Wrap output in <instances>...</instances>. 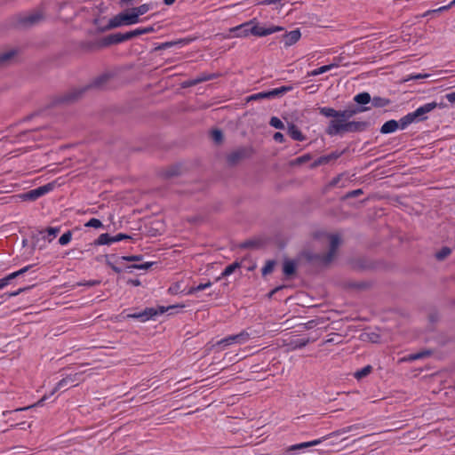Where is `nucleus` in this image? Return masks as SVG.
I'll return each mask as SVG.
<instances>
[{"mask_svg": "<svg viewBox=\"0 0 455 455\" xmlns=\"http://www.w3.org/2000/svg\"><path fill=\"white\" fill-rule=\"evenodd\" d=\"M107 264L108 266H109L113 271H115L116 273H120L122 270L121 268L117 267L116 265H114L112 262H110L109 260H107Z\"/></svg>", "mask_w": 455, "mask_h": 455, "instance_id": "680f3d73", "label": "nucleus"}, {"mask_svg": "<svg viewBox=\"0 0 455 455\" xmlns=\"http://www.w3.org/2000/svg\"><path fill=\"white\" fill-rule=\"evenodd\" d=\"M52 188V186L51 184H47L42 187H39L37 188L32 189L27 193H25L22 197L25 200H30L34 201L37 198L41 197L42 196L45 195L49 191H51Z\"/></svg>", "mask_w": 455, "mask_h": 455, "instance_id": "1a4fd4ad", "label": "nucleus"}, {"mask_svg": "<svg viewBox=\"0 0 455 455\" xmlns=\"http://www.w3.org/2000/svg\"><path fill=\"white\" fill-rule=\"evenodd\" d=\"M249 156V149L247 148H239L234 152H232L228 156V161L232 164L238 162L239 160L245 158Z\"/></svg>", "mask_w": 455, "mask_h": 455, "instance_id": "dca6fc26", "label": "nucleus"}, {"mask_svg": "<svg viewBox=\"0 0 455 455\" xmlns=\"http://www.w3.org/2000/svg\"><path fill=\"white\" fill-rule=\"evenodd\" d=\"M371 101L372 105L376 108L387 107L390 103V100L388 99L381 97H374Z\"/></svg>", "mask_w": 455, "mask_h": 455, "instance_id": "72a5a7b5", "label": "nucleus"}, {"mask_svg": "<svg viewBox=\"0 0 455 455\" xmlns=\"http://www.w3.org/2000/svg\"><path fill=\"white\" fill-rule=\"evenodd\" d=\"M354 428H356V426H349L347 427H345V428H342L337 432H334L331 434V435H341V434H345V433H347L349 431H351L352 429Z\"/></svg>", "mask_w": 455, "mask_h": 455, "instance_id": "5fc2aeb1", "label": "nucleus"}, {"mask_svg": "<svg viewBox=\"0 0 455 455\" xmlns=\"http://www.w3.org/2000/svg\"><path fill=\"white\" fill-rule=\"evenodd\" d=\"M119 259L122 260H124V261H140L142 259V256L141 255L123 256Z\"/></svg>", "mask_w": 455, "mask_h": 455, "instance_id": "8fccbe9b", "label": "nucleus"}, {"mask_svg": "<svg viewBox=\"0 0 455 455\" xmlns=\"http://www.w3.org/2000/svg\"><path fill=\"white\" fill-rule=\"evenodd\" d=\"M155 31L154 27L149 26L146 28H139L134 30H132L130 32L124 33V34H115L108 37V43L109 44H118L122 43L124 41L130 40L135 36H139L144 34L152 33Z\"/></svg>", "mask_w": 455, "mask_h": 455, "instance_id": "f03ea898", "label": "nucleus"}, {"mask_svg": "<svg viewBox=\"0 0 455 455\" xmlns=\"http://www.w3.org/2000/svg\"><path fill=\"white\" fill-rule=\"evenodd\" d=\"M110 78V75L108 74H104L99 77H97L94 82H93V85L95 87H102L104 85L105 83H107L108 81V79Z\"/></svg>", "mask_w": 455, "mask_h": 455, "instance_id": "58836bf2", "label": "nucleus"}, {"mask_svg": "<svg viewBox=\"0 0 455 455\" xmlns=\"http://www.w3.org/2000/svg\"><path fill=\"white\" fill-rule=\"evenodd\" d=\"M292 90L291 86H281L267 92V99L278 98Z\"/></svg>", "mask_w": 455, "mask_h": 455, "instance_id": "aec40b11", "label": "nucleus"}, {"mask_svg": "<svg viewBox=\"0 0 455 455\" xmlns=\"http://www.w3.org/2000/svg\"><path fill=\"white\" fill-rule=\"evenodd\" d=\"M157 314H158V312L156 310H155L154 308H148V309L144 310L143 312H140L139 314H131L128 316L132 317V318L140 319L141 321L145 322V321L152 318L153 316H155Z\"/></svg>", "mask_w": 455, "mask_h": 455, "instance_id": "2eb2a0df", "label": "nucleus"}, {"mask_svg": "<svg viewBox=\"0 0 455 455\" xmlns=\"http://www.w3.org/2000/svg\"><path fill=\"white\" fill-rule=\"evenodd\" d=\"M140 20L135 14L132 9L120 12L119 14L113 17L108 23L110 28H119L121 26H129L140 22Z\"/></svg>", "mask_w": 455, "mask_h": 455, "instance_id": "f257e3e1", "label": "nucleus"}, {"mask_svg": "<svg viewBox=\"0 0 455 455\" xmlns=\"http://www.w3.org/2000/svg\"><path fill=\"white\" fill-rule=\"evenodd\" d=\"M372 371V367L371 365H366L361 370L355 372L354 376L357 379H361L366 376H368Z\"/></svg>", "mask_w": 455, "mask_h": 455, "instance_id": "473e14b6", "label": "nucleus"}, {"mask_svg": "<svg viewBox=\"0 0 455 455\" xmlns=\"http://www.w3.org/2000/svg\"><path fill=\"white\" fill-rule=\"evenodd\" d=\"M288 133L294 140L303 141L305 140V136L294 124L289 125Z\"/></svg>", "mask_w": 455, "mask_h": 455, "instance_id": "5701e85b", "label": "nucleus"}, {"mask_svg": "<svg viewBox=\"0 0 455 455\" xmlns=\"http://www.w3.org/2000/svg\"><path fill=\"white\" fill-rule=\"evenodd\" d=\"M240 267L239 263L235 262L233 264L228 265L221 273V276L217 278V281L220 280L221 277H225L230 275L234 271Z\"/></svg>", "mask_w": 455, "mask_h": 455, "instance_id": "f704fd0d", "label": "nucleus"}, {"mask_svg": "<svg viewBox=\"0 0 455 455\" xmlns=\"http://www.w3.org/2000/svg\"><path fill=\"white\" fill-rule=\"evenodd\" d=\"M29 268H30V266L24 267L23 268H21V269H20V270H18L16 272H13V273L8 275L7 276L0 279V290H2L6 285H8L10 281H12V279H14V278L23 275L24 273H26Z\"/></svg>", "mask_w": 455, "mask_h": 455, "instance_id": "ddd939ff", "label": "nucleus"}, {"mask_svg": "<svg viewBox=\"0 0 455 455\" xmlns=\"http://www.w3.org/2000/svg\"><path fill=\"white\" fill-rule=\"evenodd\" d=\"M328 240L330 243L329 251L326 254L317 256L319 260L324 265H327L332 261L336 255L337 249L340 244V238L337 235H329Z\"/></svg>", "mask_w": 455, "mask_h": 455, "instance_id": "7ed1b4c3", "label": "nucleus"}, {"mask_svg": "<svg viewBox=\"0 0 455 455\" xmlns=\"http://www.w3.org/2000/svg\"><path fill=\"white\" fill-rule=\"evenodd\" d=\"M251 20L244 22L241 25H238L236 27H234L230 28L231 33H235V36L237 37H247L248 36L251 35L250 28L251 27Z\"/></svg>", "mask_w": 455, "mask_h": 455, "instance_id": "f8f14e48", "label": "nucleus"}, {"mask_svg": "<svg viewBox=\"0 0 455 455\" xmlns=\"http://www.w3.org/2000/svg\"><path fill=\"white\" fill-rule=\"evenodd\" d=\"M249 339H250V334L247 331H243L238 334L230 335V336H228V337L219 340L217 342V345L220 346L222 348H225L233 344H239V345L244 344Z\"/></svg>", "mask_w": 455, "mask_h": 455, "instance_id": "20e7f679", "label": "nucleus"}, {"mask_svg": "<svg viewBox=\"0 0 455 455\" xmlns=\"http://www.w3.org/2000/svg\"><path fill=\"white\" fill-rule=\"evenodd\" d=\"M275 262L274 260H268L266 262L265 266L262 267V275H267L273 272Z\"/></svg>", "mask_w": 455, "mask_h": 455, "instance_id": "ea45409f", "label": "nucleus"}, {"mask_svg": "<svg viewBox=\"0 0 455 455\" xmlns=\"http://www.w3.org/2000/svg\"><path fill=\"white\" fill-rule=\"evenodd\" d=\"M100 281L98 280H91V281H88L86 283H78L77 284L78 285H86V286H89V287H92V286H95V285H98L100 284Z\"/></svg>", "mask_w": 455, "mask_h": 455, "instance_id": "4d7b16f0", "label": "nucleus"}, {"mask_svg": "<svg viewBox=\"0 0 455 455\" xmlns=\"http://www.w3.org/2000/svg\"><path fill=\"white\" fill-rule=\"evenodd\" d=\"M324 439H326V437H323V439H315V440H313L310 442H305V443L294 444V445L290 446L288 450L295 451H299V450H302L305 448L315 446V445L320 444L322 443V441Z\"/></svg>", "mask_w": 455, "mask_h": 455, "instance_id": "6ab92c4d", "label": "nucleus"}, {"mask_svg": "<svg viewBox=\"0 0 455 455\" xmlns=\"http://www.w3.org/2000/svg\"><path fill=\"white\" fill-rule=\"evenodd\" d=\"M212 286V283L210 281H208L207 283H200L198 284L197 286H193V287H190L188 291H187V294L188 295H193L195 294L196 292L197 291H204L207 288H210Z\"/></svg>", "mask_w": 455, "mask_h": 455, "instance_id": "c756f323", "label": "nucleus"}, {"mask_svg": "<svg viewBox=\"0 0 455 455\" xmlns=\"http://www.w3.org/2000/svg\"><path fill=\"white\" fill-rule=\"evenodd\" d=\"M112 243V236L109 235L108 233L101 234L95 241V244L98 245L110 244Z\"/></svg>", "mask_w": 455, "mask_h": 455, "instance_id": "c9c22d12", "label": "nucleus"}, {"mask_svg": "<svg viewBox=\"0 0 455 455\" xmlns=\"http://www.w3.org/2000/svg\"><path fill=\"white\" fill-rule=\"evenodd\" d=\"M339 67V63H331L329 65H324L320 67L319 68L314 69L311 72L308 73V76H315L321 74H323L327 71H330L331 69Z\"/></svg>", "mask_w": 455, "mask_h": 455, "instance_id": "393cba45", "label": "nucleus"}, {"mask_svg": "<svg viewBox=\"0 0 455 455\" xmlns=\"http://www.w3.org/2000/svg\"><path fill=\"white\" fill-rule=\"evenodd\" d=\"M128 283H131L133 286H140V281L139 279L129 280Z\"/></svg>", "mask_w": 455, "mask_h": 455, "instance_id": "774afa93", "label": "nucleus"}, {"mask_svg": "<svg viewBox=\"0 0 455 455\" xmlns=\"http://www.w3.org/2000/svg\"><path fill=\"white\" fill-rule=\"evenodd\" d=\"M84 226L88 228H99L102 227V223L100 220L92 218L88 222H86Z\"/></svg>", "mask_w": 455, "mask_h": 455, "instance_id": "c03bdc74", "label": "nucleus"}, {"mask_svg": "<svg viewBox=\"0 0 455 455\" xmlns=\"http://www.w3.org/2000/svg\"><path fill=\"white\" fill-rule=\"evenodd\" d=\"M451 252V250L449 247H443L438 252H436L435 257L439 260L444 259L448 257Z\"/></svg>", "mask_w": 455, "mask_h": 455, "instance_id": "a19ab883", "label": "nucleus"}, {"mask_svg": "<svg viewBox=\"0 0 455 455\" xmlns=\"http://www.w3.org/2000/svg\"><path fill=\"white\" fill-rule=\"evenodd\" d=\"M174 44H175V43H173V42H167V43L162 44L158 47V49H166V48H169V47H171V46H172Z\"/></svg>", "mask_w": 455, "mask_h": 455, "instance_id": "69168bd1", "label": "nucleus"}, {"mask_svg": "<svg viewBox=\"0 0 455 455\" xmlns=\"http://www.w3.org/2000/svg\"><path fill=\"white\" fill-rule=\"evenodd\" d=\"M445 97L450 102H455V92L446 94Z\"/></svg>", "mask_w": 455, "mask_h": 455, "instance_id": "0e129e2a", "label": "nucleus"}, {"mask_svg": "<svg viewBox=\"0 0 455 455\" xmlns=\"http://www.w3.org/2000/svg\"><path fill=\"white\" fill-rule=\"evenodd\" d=\"M362 193H363V191L361 189H356V190H353V191L349 192L347 194V196L355 197V196H358L359 195H361Z\"/></svg>", "mask_w": 455, "mask_h": 455, "instance_id": "bf43d9fd", "label": "nucleus"}, {"mask_svg": "<svg viewBox=\"0 0 455 455\" xmlns=\"http://www.w3.org/2000/svg\"><path fill=\"white\" fill-rule=\"evenodd\" d=\"M354 100L358 104H367L371 100V95L368 92H361L355 96Z\"/></svg>", "mask_w": 455, "mask_h": 455, "instance_id": "2f4dec72", "label": "nucleus"}, {"mask_svg": "<svg viewBox=\"0 0 455 455\" xmlns=\"http://www.w3.org/2000/svg\"><path fill=\"white\" fill-rule=\"evenodd\" d=\"M341 156L339 152H333L330 155L321 156L315 163V165L324 164L329 163L330 161L336 160Z\"/></svg>", "mask_w": 455, "mask_h": 455, "instance_id": "cd10ccee", "label": "nucleus"}, {"mask_svg": "<svg viewBox=\"0 0 455 455\" xmlns=\"http://www.w3.org/2000/svg\"><path fill=\"white\" fill-rule=\"evenodd\" d=\"M179 306H171V307H159V313L160 314H164L167 311H169L170 309H172V308H175V307H178Z\"/></svg>", "mask_w": 455, "mask_h": 455, "instance_id": "e2e57ef3", "label": "nucleus"}, {"mask_svg": "<svg viewBox=\"0 0 455 455\" xmlns=\"http://www.w3.org/2000/svg\"><path fill=\"white\" fill-rule=\"evenodd\" d=\"M367 110V108H347L343 111H339V117H343L347 121H348L349 118L354 116L355 115L363 112Z\"/></svg>", "mask_w": 455, "mask_h": 455, "instance_id": "4be33fe9", "label": "nucleus"}, {"mask_svg": "<svg viewBox=\"0 0 455 455\" xmlns=\"http://www.w3.org/2000/svg\"><path fill=\"white\" fill-rule=\"evenodd\" d=\"M368 124L366 122L347 121L345 132H356L364 131Z\"/></svg>", "mask_w": 455, "mask_h": 455, "instance_id": "4468645a", "label": "nucleus"}, {"mask_svg": "<svg viewBox=\"0 0 455 455\" xmlns=\"http://www.w3.org/2000/svg\"><path fill=\"white\" fill-rule=\"evenodd\" d=\"M452 6L453 5L451 4V2L448 5H443V6L439 7L438 9L428 11L427 13L439 12L447 11L450 8H451Z\"/></svg>", "mask_w": 455, "mask_h": 455, "instance_id": "6e6d98bb", "label": "nucleus"}, {"mask_svg": "<svg viewBox=\"0 0 455 455\" xmlns=\"http://www.w3.org/2000/svg\"><path fill=\"white\" fill-rule=\"evenodd\" d=\"M25 290H26L25 288L24 289H19L16 291L10 292V293H5L4 295L7 296L8 298L14 297V296L19 295L20 292H22Z\"/></svg>", "mask_w": 455, "mask_h": 455, "instance_id": "052dcab7", "label": "nucleus"}, {"mask_svg": "<svg viewBox=\"0 0 455 455\" xmlns=\"http://www.w3.org/2000/svg\"><path fill=\"white\" fill-rule=\"evenodd\" d=\"M269 124L271 126L275 127V129H283V127H284L283 122L278 117H275V116H273L270 119Z\"/></svg>", "mask_w": 455, "mask_h": 455, "instance_id": "a18cd8bd", "label": "nucleus"}, {"mask_svg": "<svg viewBox=\"0 0 455 455\" xmlns=\"http://www.w3.org/2000/svg\"><path fill=\"white\" fill-rule=\"evenodd\" d=\"M429 355H430L429 351H422V352L411 354L405 357H403L400 361L401 362H412V361H416V360L424 358L426 356H428Z\"/></svg>", "mask_w": 455, "mask_h": 455, "instance_id": "a878e982", "label": "nucleus"}, {"mask_svg": "<svg viewBox=\"0 0 455 455\" xmlns=\"http://www.w3.org/2000/svg\"><path fill=\"white\" fill-rule=\"evenodd\" d=\"M399 129L404 130L408 125L416 122L412 113H408L406 116H403L399 121Z\"/></svg>", "mask_w": 455, "mask_h": 455, "instance_id": "bb28decb", "label": "nucleus"}, {"mask_svg": "<svg viewBox=\"0 0 455 455\" xmlns=\"http://www.w3.org/2000/svg\"><path fill=\"white\" fill-rule=\"evenodd\" d=\"M319 112L321 115H323L326 117H333V118L339 117V111H337L332 108H327V107L320 108Z\"/></svg>", "mask_w": 455, "mask_h": 455, "instance_id": "c85d7f7f", "label": "nucleus"}, {"mask_svg": "<svg viewBox=\"0 0 455 455\" xmlns=\"http://www.w3.org/2000/svg\"><path fill=\"white\" fill-rule=\"evenodd\" d=\"M133 10V12H135V14L138 16V18L140 19V16L147 13L148 11H150L152 9V4H143L138 7H134V8H132Z\"/></svg>", "mask_w": 455, "mask_h": 455, "instance_id": "7c9ffc66", "label": "nucleus"}, {"mask_svg": "<svg viewBox=\"0 0 455 455\" xmlns=\"http://www.w3.org/2000/svg\"><path fill=\"white\" fill-rule=\"evenodd\" d=\"M437 107L443 108L444 104L443 102L437 103L435 101L426 103L420 107H419L415 111L411 112L415 121H423L427 119V114L435 109Z\"/></svg>", "mask_w": 455, "mask_h": 455, "instance_id": "423d86ee", "label": "nucleus"}, {"mask_svg": "<svg viewBox=\"0 0 455 455\" xmlns=\"http://www.w3.org/2000/svg\"><path fill=\"white\" fill-rule=\"evenodd\" d=\"M251 27L250 28V31L251 35L255 36H266L271 34H274L275 32L282 31L283 28L279 26H270L268 28L261 27L259 25V23L255 20H251Z\"/></svg>", "mask_w": 455, "mask_h": 455, "instance_id": "39448f33", "label": "nucleus"}, {"mask_svg": "<svg viewBox=\"0 0 455 455\" xmlns=\"http://www.w3.org/2000/svg\"><path fill=\"white\" fill-rule=\"evenodd\" d=\"M43 20L41 12L36 11L29 14H26L20 18V22L25 26H33L37 24Z\"/></svg>", "mask_w": 455, "mask_h": 455, "instance_id": "9b49d317", "label": "nucleus"}, {"mask_svg": "<svg viewBox=\"0 0 455 455\" xmlns=\"http://www.w3.org/2000/svg\"><path fill=\"white\" fill-rule=\"evenodd\" d=\"M309 158H310V156L308 155H306V156L299 157L297 159V161H298V163H304V162L307 161Z\"/></svg>", "mask_w": 455, "mask_h": 455, "instance_id": "338daca9", "label": "nucleus"}, {"mask_svg": "<svg viewBox=\"0 0 455 455\" xmlns=\"http://www.w3.org/2000/svg\"><path fill=\"white\" fill-rule=\"evenodd\" d=\"M46 399H47V395H44L36 404L31 405V406H27V407H24V408L16 409L14 411V412H17V411H20L28 410L29 408L36 406V405H42L44 401L46 400Z\"/></svg>", "mask_w": 455, "mask_h": 455, "instance_id": "603ef678", "label": "nucleus"}, {"mask_svg": "<svg viewBox=\"0 0 455 455\" xmlns=\"http://www.w3.org/2000/svg\"><path fill=\"white\" fill-rule=\"evenodd\" d=\"M60 228L58 227L48 228L45 230H40L39 235L42 236V238L47 239L48 242H52L60 233Z\"/></svg>", "mask_w": 455, "mask_h": 455, "instance_id": "f3484780", "label": "nucleus"}, {"mask_svg": "<svg viewBox=\"0 0 455 455\" xmlns=\"http://www.w3.org/2000/svg\"><path fill=\"white\" fill-rule=\"evenodd\" d=\"M308 343H309V339H305L294 340V341L291 342L290 346H291V349L294 350V349H298V348H302V347H306Z\"/></svg>", "mask_w": 455, "mask_h": 455, "instance_id": "4c0bfd02", "label": "nucleus"}, {"mask_svg": "<svg viewBox=\"0 0 455 455\" xmlns=\"http://www.w3.org/2000/svg\"><path fill=\"white\" fill-rule=\"evenodd\" d=\"M430 75L429 74H427V73H424V74H415V75H411L407 79L406 81H409V80H418V79H423V78H427V77H429Z\"/></svg>", "mask_w": 455, "mask_h": 455, "instance_id": "3c124183", "label": "nucleus"}, {"mask_svg": "<svg viewBox=\"0 0 455 455\" xmlns=\"http://www.w3.org/2000/svg\"><path fill=\"white\" fill-rule=\"evenodd\" d=\"M15 55L16 51L13 49L0 52V66H4L9 63Z\"/></svg>", "mask_w": 455, "mask_h": 455, "instance_id": "b1692460", "label": "nucleus"}, {"mask_svg": "<svg viewBox=\"0 0 455 455\" xmlns=\"http://www.w3.org/2000/svg\"><path fill=\"white\" fill-rule=\"evenodd\" d=\"M153 265V262H146L143 264H133L129 268H135V269H141V270H147Z\"/></svg>", "mask_w": 455, "mask_h": 455, "instance_id": "49530a36", "label": "nucleus"}, {"mask_svg": "<svg viewBox=\"0 0 455 455\" xmlns=\"http://www.w3.org/2000/svg\"><path fill=\"white\" fill-rule=\"evenodd\" d=\"M301 36L300 31L299 29H295L292 31H290L289 33L285 34L284 36V44L286 46H291L296 42L299 40Z\"/></svg>", "mask_w": 455, "mask_h": 455, "instance_id": "a211bd4d", "label": "nucleus"}, {"mask_svg": "<svg viewBox=\"0 0 455 455\" xmlns=\"http://www.w3.org/2000/svg\"><path fill=\"white\" fill-rule=\"evenodd\" d=\"M274 140L281 143L283 141V135L281 132H275L274 134Z\"/></svg>", "mask_w": 455, "mask_h": 455, "instance_id": "13d9d810", "label": "nucleus"}, {"mask_svg": "<svg viewBox=\"0 0 455 455\" xmlns=\"http://www.w3.org/2000/svg\"><path fill=\"white\" fill-rule=\"evenodd\" d=\"M263 99H267V92H258L249 97V100H258Z\"/></svg>", "mask_w": 455, "mask_h": 455, "instance_id": "09e8293b", "label": "nucleus"}, {"mask_svg": "<svg viewBox=\"0 0 455 455\" xmlns=\"http://www.w3.org/2000/svg\"><path fill=\"white\" fill-rule=\"evenodd\" d=\"M347 120L343 117H335L330 121L326 128V133L330 136H335L345 133Z\"/></svg>", "mask_w": 455, "mask_h": 455, "instance_id": "6e6552de", "label": "nucleus"}, {"mask_svg": "<svg viewBox=\"0 0 455 455\" xmlns=\"http://www.w3.org/2000/svg\"><path fill=\"white\" fill-rule=\"evenodd\" d=\"M212 139L215 143H220L223 140V134L220 130H214L212 132Z\"/></svg>", "mask_w": 455, "mask_h": 455, "instance_id": "37998d69", "label": "nucleus"}, {"mask_svg": "<svg viewBox=\"0 0 455 455\" xmlns=\"http://www.w3.org/2000/svg\"><path fill=\"white\" fill-rule=\"evenodd\" d=\"M129 238H131L129 235L120 233V234H117V235L112 236V241H113V243H116V242H120L124 239H129Z\"/></svg>", "mask_w": 455, "mask_h": 455, "instance_id": "864d4df0", "label": "nucleus"}, {"mask_svg": "<svg viewBox=\"0 0 455 455\" xmlns=\"http://www.w3.org/2000/svg\"><path fill=\"white\" fill-rule=\"evenodd\" d=\"M437 107L443 108L444 104L443 102L437 103L435 101L426 103L420 107H419L415 111L411 112L415 121H423L427 119V114L435 109Z\"/></svg>", "mask_w": 455, "mask_h": 455, "instance_id": "0eeeda50", "label": "nucleus"}, {"mask_svg": "<svg viewBox=\"0 0 455 455\" xmlns=\"http://www.w3.org/2000/svg\"><path fill=\"white\" fill-rule=\"evenodd\" d=\"M215 77V75H205V74H202L196 77V83H202V82H205V81H209L212 78Z\"/></svg>", "mask_w": 455, "mask_h": 455, "instance_id": "de8ad7c7", "label": "nucleus"}, {"mask_svg": "<svg viewBox=\"0 0 455 455\" xmlns=\"http://www.w3.org/2000/svg\"><path fill=\"white\" fill-rule=\"evenodd\" d=\"M295 263L291 260H287L283 263V273L286 275H291L295 272Z\"/></svg>", "mask_w": 455, "mask_h": 455, "instance_id": "e433bc0d", "label": "nucleus"}, {"mask_svg": "<svg viewBox=\"0 0 455 455\" xmlns=\"http://www.w3.org/2000/svg\"><path fill=\"white\" fill-rule=\"evenodd\" d=\"M72 239V232L68 231L64 233L59 239V243L60 245H67Z\"/></svg>", "mask_w": 455, "mask_h": 455, "instance_id": "79ce46f5", "label": "nucleus"}, {"mask_svg": "<svg viewBox=\"0 0 455 455\" xmlns=\"http://www.w3.org/2000/svg\"><path fill=\"white\" fill-rule=\"evenodd\" d=\"M397 129H399V123L395 120H389L381 126L380 132L383 134L392 133Z\"/></svg>", "mask_w": 455, "mask_h": 455, "instance_id": "412c9836", "label": "nucleus"}, {"mask_svg": "<svg viewBox=\"0 0 455 455\" xmlns=\"http://www.w3.org/2000/svg\"><path fill=\"white\" fill-rule=\"evenodd\" d=\"M80 373H76L74 375L67 376L66 378H63L61 380H60L55 387L51 392L50 395H54L58 390L65 387L67 385L70 384L72 386H76L77 381L80 380Z\"/></svg>", "mask_w": 455, "mask_h": 455, "instance_id": "9d476101", "label": "nucleus"}]
</instances>
